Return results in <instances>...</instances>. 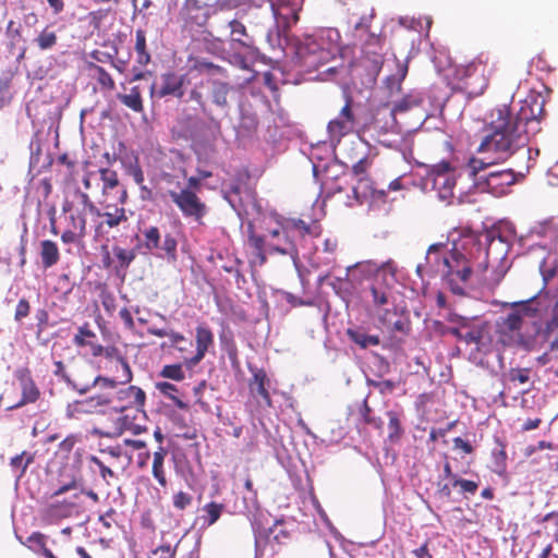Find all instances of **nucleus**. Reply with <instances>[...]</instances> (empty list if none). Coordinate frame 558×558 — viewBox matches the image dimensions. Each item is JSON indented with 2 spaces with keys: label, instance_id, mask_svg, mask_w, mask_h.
Returning <instances> with one entry per match:
<instances>
[{
  "label": "nucleus",
  "instance_id": "obj_28",
  "mask_svg": "<svg viewBox=\"0 0 558 558\" xmlns=\"http://www.w3.org/2000/svg\"><path fill=\"white\" fill-rule=\"evenodd\" d=\"M40 257L44 268H51L60 259V253L57 244L51 240L40 242Z\"/></svg>",
  "mask_w": 558,
  "mask_h": 558
},
{
  "label": "nucleus",
  "instance_id": "obj_16",
  "mask_svg": "<svg viewBox=\"0 0 558 558\" xmlns=\"http://www.w3.org/2000/svg\"><path fill=\"white\" fill-rule=\"evenodd\" d=\"M531 239H538L537 244L550 252L558 243V217H550L537 221L529 232Z\"/></svg>",
  "mask_w": 558,
  "mask_h": 558
},
{
  "label": "nucleus",
  "instance_id": "obj_34",
  "mask_svg": "<svg viewBox=\"0 0 558 558\" xmlns=\"http://www.w3.org/2000/svg\"><path fill=\"white\" fill-rule=\"evenodd\" d=\"M136 43H135V52H136V62L145 66L150 62V54L146 48V34L143 29H136L135 33Z\"/></svg>",
  "mask_w": 558,
  "mask_h": 558
},
{
  "label": "nucleus",
  "instance_id": "obj_56",
  "mask_svg": "<svg viewBox=\"0 0 558 558\" xmlns=\"http://www.w3.org/2000/svg\"><path fill=\"white\" fill-rule=\"evenodd\" d=\"M35 41L41 50H47L56 45L57 36L53 32H47L45 29L38 35Z\"/></svg>",
  "mask_w": 558,
  "mask_h": 558
},
{
  "label": "nucleus",
  "instance_id": "obj_6",
  "mask_svg": "<svg viewBox=\"0 0 558 558\" xmlns=\"http://www.w3.org/2000/svg\"><path fill=\"white\" fill-rule=\"evenodd\" d=\"M477 150L487 156L471 158L463 171L473 181V185L478 192H486L496 197L505 195L508 187L515 181L514 173L511 169L496 170L494 165L508 158L498 159L496 151H486L480 148Z\"/></svg>",
  "mask_w": 558,
  "mask_h": 558
},
{
  "label": "nucleus",
  "instance_id": "obj_1",
  "mask_svg": "<svg viewBox=\"0 0 558 558\" xmlns=\"http://www.w3.org/2000/svg\"><path fill=\"white\" fill-rule=\"evenodd\" d=\"M258 1L256 7L268 4L276 21L279 43H284L292 49L295 66L305 72H313L332 60L339 52L340 33L338 29L322 28L303 37H293L289 29L299 21L296 5L291 7L283 2L277 5L274 0Z\"/></svg>",
  "mask_w": 558,
  "mask_h": 558
},
{
  "label": "nucleus",
  "instance_id": "obj_32",
  "mask_svg": "<svg viewBox=\"0 0 558 558\" xmlns=\"http://www.w3.org/2000/svg\"><path fill=\"white\" fill-rule=\"evenodd\" d=\"M117 98L128 108L134 112H142L144 110L141 90L138 86H133L130 94H118Z\"/></svg>",
  "mask_w": 558,
  "mask_h": 558
},
{
  "label": "nucleus",
  "instance_id": "obj_52",
  "mask_svg": "<svg viewBox=\"0 0 558 558\" xmlns=\"http://www.w3.org/2000/svg\"><path fill=\"white\" fill-rule=\"evenodd\" d=\"M408 74V65L398 63L397 65V73L388 76L386 82L390 89H400L401 82L404 80V77Z\"/></svg>",
  "mask_w": 558,
  "mask_h": 558
},
{
  "label": "nucleus",
  "instance_id": "obj_48",
  "mask_svg": "<svg viewBox=\"0 0 558 558\" xmlns=\"http://www.w3.org/2000/svg\"><path fill=\"white\" fill-rule=\"evenodd\" d=\"M145 236L144 246L148 251L159 248L160 246V232L157 227H149L143 232Z\"/></svg>",
  "mask_w": 558,
  "mask_h": 558
},
{
  "label": "nucleus",
  "instance_id": "obj_43",
  "mask_svg": "<svg viewBox=\"0 0 558 558\" xmlns=\"http://www.w3.org/2000/svg\"><path fill=\"white\" fill-rule=\"evenodd\" d=\"M492 458H493L492 465H490L492 471L500 476H504L507 472V463H506L507 453H506V451L502 448L495 449L492 453Z\"/></svg>",
  "mask_w": 558,
  "mask_h": 558
},
{
  "label": "nucleus",
  "instance_id": "obj_61",
  "mask_svg": "<svg viewBox=\"0 0 558 558\" xmlns=\"http://www.w3.org/2000/svg\"><path fill=\"white\" fill-rule=\"evenodd\" d=\"M72 507L68 505H52L48 509V517L50 519L66 518L71 514Z\"/></svg>",
  "mask_w": 558,
  "mask_h": 558
},
{
  "label": "nucleus",
  "instance_id": "obj_2",
  "mask_svg": "<svg viewBox=\"0 0 558 558\" xmlns=\"http://www.w3.org/2000/svg\"><path fill=\"white\" fill-rule=\"evenodd\" d=\"M543 112L544 100L537 97L525 100L515 113L507 106L494 109L489 122L492 133L483 138L480 149L496 151L498 159L509 158L526 146L530 134L541 131Z\"/></svg>",
  "mask_w": 558,
  "mask_h": 558
},
{
  "label": "nucleus",
  "instance_id": "obj_18",
  "mask_svg": "<svg viewBox=\"0 0 558 558\" xmlns=\"http://www.w3.org/2000/svg\"><path fill=\"white\" fill-rule=\"evenodd\" d=\"M395 270L396 267L392 260H388L386 263H383L381 265H378L377 263H374L372 260H365L359 262L352 266H348L347 275L356 278V272H360L364 278H368L374 274L383 271L385 274L388 272L393 277Z\"/></svg>",
  "mask_w": 558,
  "mask_h": 558
},
{
  "label": "nucleus",
  "instance_id": "obj_36",
  "mask_svg": "<svg viewBox=\"0 0 558 558\" xmlns=\"http://www.w3.org/2000/svg\"><path fill=\"white\" fill-rule=\"evenodd\" d=\"M213 344L214 335L210 329L205 326L196 327V351L206 354Z\"/></svg>",
  "mask_w": 558,
  "mask_h": 558
},
{
  "label": "nucleus",
  "instance_id": "obj_13",
  "mask_svg": "<svg viewBox=\"0 0 558 558\" xmlns=\"http://www.w3.org/2000/svg\"><path fill=\"white\" fill-rule=\"evenodd\" d=\"M187 81L185 74L175 72H166L160 75V83H154L150 86V97L165 98L172 96L182 99L184 96V86Z\"/></svg>",
  "mask_w": 558,
  "mask_h": 558
},
{
  "label": "nucleus",
  "instance_id": "obj_50",
  "mask_svg": "<svg viewBox=\"0 0 558 558\" xmlns=\"http://www.w3.org/2000/svg\"><path fill=\"white\" fill-rule=\"evenodd\" d=\"M89 69L95 72L97 82L105 88L113 89L114 88V81L112 80L111 75L100 65L92 63L89 65Z\"/></svg>",
  "mask_w": 558,
  "mask_h": 558
},
{
  "label": "nucleus",
  "instance_id": "obj_33",
  "mask_svg": "<svg viewBox=\"0 0 558 558\" xmlns=\"http://www.w3.org/2000/svg\"><path fill=\"white\" fill-rule=\"evenodd\" d=\"M102 217L105 218V223L109 228H116L121 222L128 220L125 209L116 205H106Z\"/></svg>",
  "mask_w": 558,
  "mask_h": 558
},
{
  "label": "nucleus",
  "instance_id": "obj_23",
  "mask_svg": "<svg viewBox=\"0 0 558 558\" xmlns=\"http://www.w3.org/2000/svg\"><path fill=\"white\" fill-rule=\"evenodd\" d=\"M242 511L247 515V518L251 520V524L255 534V543L256 546L258 545V537L259 532L257 531L255 526V522L252 520V517H255V513L259 509V505L257 501V494L256 492H245L242 496Z\"/></svg>",
  "mask_w": 558,
  "mask_h": 558
},
{
  "label": "nucleus",
  "instance_id": "obj_9",
  "mask_svg": "<svg viewBox=\"0 0 558 558\" xmlns=\"http://www.w3.org/2000/svg\"><path fill=\"white\" fill-rule=\"evenodd\" d=\"M371 292L381 329L393 338L408 336L411 331V319L407 307L391 302V292L386 287L373 284Z\"/></svg>",
  "mask_w": 558,
  "mask_h": 558
},
{
  "label": "nucleus",
  "instance_id": "obj_10",
  "mask_svg": "<svg viewBox=\"0 0 558 558\" xmlns=\"http://www.w3.org/2000/svg\"><path fill=\"white\" fill-rule=\"evenodd\" d=\"M458 173L450 162L441 161L428 171L424 187L430 186L437 193V197L441 202L450 204L453 197V190L457 184Z\"/></svg>",
  "mask_w": 558,
  "mask_h": 558
},
{
  "label": "nucleus",
  "instance_id": "obj_31",
  "mask_svg": "<svg viewBox=\"0 0 558 558\" xmlns=\"http://www.w3.org/2000/svg\"><path fill=\"white\" fill-rule=\"evenodd\" d=\"M355 126L348 123V120H342L340 117H337L336 119L331 120L328 123L327 131L329 133L330 140L332 142L337 141L339 142L340 138L348 133L352 132Z\"/></svg>",
  "mask_w": 558,
  "mask_h": 558
},
{
  "label": "nucleus",
  "instance_id": "obj_38",
  "mask_svg": "<svg viewBox=\"0 0 558 558\" xmlns=\"http://www.w3.org/2000/svg\"><path fill=\"white\" fill-rule=\"evenodd\" d=\"M223 506L216 502H209L202 508L203 514L201 515V520H203V525L209 526L218 521L221 515Z\"/></svg>",
  "mask_w": 558,
  "mask_h": 558
},
{
  "label": "nucleus",
  "instance_id": "obj_22",
  "mask_svg": "<svg viewBox=\"0 0 558 558\" xmlns=\"http://www.w3.org/2000/svg\"><path fill=\"white\" fill-rule=\"evenodd\" d=\"M241 190L242 186L239 181H232L229 184H225L222 187L223 198L239 216H241L243 209Z\"/></svg>",
  "mask_w": 558,
  "mask_h": 558
},
{
  "label": "nucleus",
  "instance_id": "obj_41",
  "mask_svg": "<svg viewBox=\"0 0 558 558\" xmlns=\"http://www.w3.org/2000/svg\"><path fill=\"white\" fill-rule=\"evenodd\" d=\"M500 256L497 257L499 259L498 266L495 267V269L492 271L490 277L485 278L489 284L497 286L501 281V279L507 274L510 265L507 260V253H500L499 251H496Z\"/></svg>",
  "mask_w": 558,
  "mask_h": 558
},
{
  "label": "nucleus",
  "instance_id": "obj_19",
  "mask_svg": "<svg viewBox=\"0 0 558 558\" xmlns=\"http://www.w3.org/2000/svg\"><path fill=\"white\" fill-rule=\"evenodd\" d=\"M248 369L253 375L252 380L250 381V389L252 392H256L263 401L270 407L271 399L268 392L269 379L264 369L258 368L256 366L248 365Z\"/></svg>",
  "mask_w": 558,
  "mask_h": 558
},
{
  "label": "nucleus",
  "instance_id": "obj_64",
  "mask_svg": "<svg viewBox=\"0 0 558 558\" xmlns=\"http://www.w3.org/2000/svg\"><path fill=\"white\" fill-rule=\"evenodd\" d=\"M192 496L184 492H179L173 496V506L179 510H184L192 504Z\"/></svg>",
  "mask_w": 558,
  "mask_h": 558
},
{
  "label": "nucleus",
  "instance_id": "obj_57",
  "mask_svg": "<svg viewBox=\"0 0 558 558\" xmlns=\"http://www.w3.org/2000/svg\"><path fill=\"white\" fill-rule=\"evenodd\" d=\"M177 245L178 242L174 236L170 233L165 235L162 244H160L159 248H161L169 259H175L177 257Z\"/></svg>",
  "mask_w": 558,
  "mask_h": 558
},
{
  "label": "nucleus",
  "instance_id": "obj_12",
  "mask_svg": "<svg viewBox=\"0 0 558 558\" xmlns=\"http://www.w3.org/2000/svg\"><path fill=\"white\" fill-rule=\"evenodd\" d=\"M312 238L306 243H303L301 250V258L306 259L313 268H332L336 262V251L338 247V241L333 238H328L323 241V246L316 245L312 251L311 247H306L311 243Z\"/></svg>",
  "mask_w": 558,
  "mask_h": 558
},
{
  "label": "nucleus",
  "instance_id": "obj_5",
  "mask_svg": "<svg viewBox=\"0 0 558 558\" xmlns=\"http://www.w3.org/2000/svg\"><path fill=\"white\" fill-rule=\"evenodd\" d=\"M508 305L511 311L500 317L498 323L501 332H518L522 337L523 330L529 326L532 327V331L526 330L527 337H536L544 331V319L549 316L551 308V301L546 295H535Z\"/></svg>",
  "mask_w": 558,
  "mask_h": 558
},
{
  "label": "nucleus",
  "instance_id": "obj_20",
  "mask_svg": "<svg viewBox=\"0 0 558 558\" xmlns=\"http://www.w3.org/2000/svg\"><path fill=\"white\" fill-rule=\"evenodd\" d=\"M330 287L342 300L350 299L354 292L356 291V278L352 276H348L347 271L344 276L335 277L330 282Z\"/></svg>",
  "mask_w": 558,
  "mask_h": 558
},
{
  "label": "nucleus",
  "instance_id": "obj_11",
  "mask_svg": "<svg viewBox=\"0 0 558 558\" xmlns=\"http://www.w3.org/2000/svg\"><path fill=\"white\" fill-rule=\"evenodd\" d=\"M205 92L207 93L206 78L195 83L189 93L186 101H192L198 106V109L206 118L205 128L208 135L216 140L221 135V118L216 116L205 100Z\"/></svg>",
  "mask_w": 558,
  "mask_h": 558
},
{
  "label": "nucleus",
  "instance_id": "obj_40",
  "mask_svg": "<svg viewBox=\"0 0 558 558\" xmlns=\"http://www.w3.org/2000/svg\"><path fill=\"white\" fill-rule=\"evenodd\" d=\"M550 318L548 316L544 319V330L553 332L558 328V300L554 301V304L549 311ZM550 351L558 350V338L550 342Z\"/></svg>",
  "mask_w": 558,
  "mask_h": 558
},
{
  "label": "nucleus",
  "instance_id": "obj_17",
  "mask_svg": "<svg viewBox=\"0 0 558 558\" xmlns=\"http://www.w3.org/2000/svg\"><path fill=\"white\" fill-rule=\"evenodd\" d=\"M207 95L211 104L217 108L222 117H227L230 110L228 96L233 92L232 86L217 78H206Z\"/></svg>",
  "mask_w": 558,
  "mask_h": 558
},
{
  "label": "nucleus",
  "instance_id": "obj_25",
  "mask_svg": "<svg viewBox=\"0 0 558 558\" xmlns=\"http://www.w3.org/2000/svg\"><path fill=\"white\" fill-rule=\"evenodd\" d=\"M347 336L350 341L359 345L361 349L376 347L380 343L378 336L368 335L362 328H349L347 330Z\"/></svg>",
  "mask_w": 558,
  "mask_h": 558
},
{
  "label": "nucleus",
  "instance_id": "obj_47",
  "mask_svg": "<svg viewBox=\"0 0 558 558\" xmlns=\"http://www.w3.org/2000/svg\"><path fill=\"white\" fill-rule=\"evenodd\" d=\"M34 458L32 454H27L25 451L21 454H16L10 461V465L14 471H20L17 478H20L26 471L27 466L33 462Z\"/></svg>",
  "mask_w": 558,
  "mask_h": 558
},
{
  "label": "nucleus",
  "instance_id": "obj_45",
  "mask_svg": "<svg viewBox=\"0 0 558 558\" xmlns=\"http://www.w3.org/2000/svg\"><path fill=\"white\" fill-rule=\"evenodd\" d=\"M478 70L480 65L474 62L454 68L453 74L458 81L457 84H464V82L472 78Z\"/></svg>",
  "mask_w": 558,
  "mask_h": 558
},
{
  "label": "nucleus",
  "instance_id": "obj_35",
  "mask_svg": "<svg viewBox=\"0 0 558 558\" xmlns=\"http://www.w3.org/2000/svg\"><path fill=\"white\" fill-rule=\"evenodd\" d=\"M166 453V450L162 447H159V450L154 452L153 460V475L162 487L167 485V480L163 470V461Z\"/></svg>",
  "mask_w": 558,
  "mask_h": 558
},
{
  "label": "nucleus",
  "instance_id": "obj_37",
  "mask_svg": "<svg viewBox=\"0 0 558 558\" xmlns=\"http://www.w3.org/2000/svg\"><path fill=\"white\" fill-rule=\"evenodd\" d=\"M80 402L82 405L81 412L90 414L96 412L99 407L108 405L111 399L107 395H97L85 400H80Z\"/></svg>",
  "mask_w": 558,
  "mask_h": 558
},
{
  "label": "nucleus",
  "instance_id": "obj_44",
  "mask_svg": "<svg viewBox=\"0 0 558 558\" xmlns=\"http://www.w3.org/2000/svg\"><path fill=\"white\" fill-rule=\"evenodd\" d=\"M258 120L255 113L246 110L241 111L240 132L251 135L257 128Z\"/></svg>",
  "mask_w": 558,
  "mask_h": 558
},
{
  "label": "nucleus",
  "instance_id": "obj_60",
  "mask_svg": "<svg viewBox=\"0 0 558 558\" xmlns=\"http://www.w3.org/2000/svg\"><path fill=\"white\" fill-rule=\"evenodd\" d=\"M452 486L453 487L459 486L461 489V493H463V494H472L473 495L477 490L478 484L473 481L453 477Z\"/></svg>",
  "mask_w": 558,
  "mask_h": 558
},
{
  "label": "nucleus",
  "instance_id": "obj_29",
  "mask_svg": "<svg viewBox=\"0 0 558 558\" xmlns=\"http://www.w3.org/2000/svg\"><path fill=\"white\" fill-rule=\"evenodd\" d=\"M20 379L22 386V400L13 408H20L25 403L35 402L39 397V390L29 376L23 374L20 376Z\"/></svg>",
  "mask_w": 558,
  "mask_h": 558
},
{
  "label": "nucleus",
  "instance_id": "obj_14",
  "mask_svg": "<svg viewBox=\"0 0 558 558\" xmlns=\"http://www.w3.org/2000/svg\"><path fill=\"white\" fill-rule=\"evenodd\" d=\"M168 194L184 217L199 221L206 215V205L192 190L183 189L180 192L169 191Z\"/></svg>",
  "mask_w": 558,
  "mask_h": 558
},
{
  "label": "nucleus",
  "instance_id": "obj_21",
  "mask_svg": "<svg viewBox=\"0 0 558 558\" xmlns=\"http://www.w3.org/2000/svg\"><path fill=\"white\" fill-rule=\"evenodd\" d=\"M487 84V78L480 69L472 78L465 81L464 84H457L456 88L465 92L470 97H476L484 93Z\"/></svg>",
  "mask_w": 558,
  "mask_h": 558
},
{
  "label": "nucleus",
  "instance_id": "obj_63",
  "mask_svg": "<svg viewBox=\"0 0 558 558\" xmlns=\"http://www.w3.org/2000/svg\"><path fill=\"white\" fill-rule=\"evenodd\" d=\"M31 306L26 299H21L16 305L14 319L21 323L25 317L29 315Z\"/></svg>",
  "mask_w": 558,
  "mask_h": 558
},
{
  "label": "nucleus",
  "instance_id": "obj_59",
  "mask_svg": "<svg viewBox=\"0 0 558 558\" xmlns=\"http://www.w3.org/2000/svg\"><path fill=\"white\" fill-rule=\"evenodd\" d=\"M26 544L32 550L39 554L46 546V536L39 532H35L27 538Z\"/></svg>",
  "mask_w": 558,
  "mask_h": 558
},
{
  "label": "nucleus",
  "instance_id": "obj_8",
  "mask_svg": "<svg viewBox=\"0 0 558 558\" xmlns=\"http://www.w3.org/2000/svg\"><path fill=\"white\" fill-rule=\"evenodd\" d=\"M451 326L447 333L453 336L458 342L464 343L469 349V360L484 366L485 356L492 352L493 341L488 325L476 318L452 314L449 318Z\"/></svg>",
  "mask_w": 558,
  "mask_h": 558
},
{
  "label": "nucleus",
  "instance_id": "obj_39",
  "mask_svg": "<svg viewBox=\"0 0 558 558\" xmlns=\"http://www.w3.org/2000/svg\"><path fill=\"white\" fill-rule=\"evenodd\" d=\"M157 390L162 393L165 397L169 398L173 401V403L181 410H186L189 408L187 403L181 400L179 397L174 395L178 391V388L168 381H159L156 383Z\"/></svg>",
  "mask_w": 558,
  "mask_h": 558
},
{
  "label": "nucleus",
  "instance_id": "obj_51",
  "mask_svg": "<svg viewBox=\"0 0 558 558\" xmlns=\"http://www.w3.org/2000/svg\"><path fill=\"white\" fill-rule=\"evenodd\" d=\"M160 376L175 381H181L185 377L181 364L165 365L160 371Z\"/></svg>",
  "mask_w": 558,
  "mask_h": 558
},
{
  "label": "nucleus",
  "instance_id": "obj_42",
  "mask_svg": "<svg viewBox=\"0 0 558 558\" xmlns=\"http://www.w3.org/2000/svg\"><path fill=\"white\" fill-rule=\"evenodd\" d=\"M112 253L119 262V268L123 271H125L130 267V265L136 257L134 250H125L120 246H113Z\"/></svg>",
  "mask_w": 558,
  "mask_h": 558
},
{
  "label": "nucleus",
  "instance_id": "obj_49",
  "mask_svg": "<svg viewBox=\"0 0 558 558\" xmlns=\"http://www.w3.org/2000/svg\"><path fill=\"white\" fill-rule=\"evenodd\" d=\"M132 421L128 415L120 416L116 421V430L113 433L109 432H100L98 429L95 430L96 434L104 436V437H114L120 436L123 434L124 430L131 429Z\"/></svg>",
  "mask_w": 558,
  "mask_h": 558
},
{
  "label": "nucleus",
  "instance_id": "obj_7",
  "mask_svg": "<svg viewBox=\"0 0 558 558\" xmlns=\"http://www.w3.org/2000/svg\"><path fill=\"white\" fill-rule=\"evenodd\" d=\"M217 19L219 23L216 25V31L228 40L229 46L223 51V59L240 69L250 70L257 57L254 36L236 16H217Z\"/></svg>",
  "mask_w": 558,
  "mask_h": 558
},
{
  "label": "nucleus",
  "instance_id": "obj_30",
  "mask_svg": "<svg viewBox=\"0 0 558 558\" xmlns=\"http://www.w3.org/2000/svg\"><path fill=\"white\" fill-rule=\"evenodd\" d=\"M147 332L151 336H156L159 338L168 337L170 339V343L165 342V343H162L161 348L173 347V348H177L179 351L184 350L183 348L178 347V344L180 342L184 341L185 337L178 331H174L172 329L158 328L156 326H150V327H148Z\"/></svg>",
  "mask_w": 558,
  "mask_h": 558
},
{
  "label": "nucleus",
  "instance_id": "obj_4",
  "mask_svg": "<svg viewBox=\"0 0 558 558\" xmlns=\"http://www.w3.org/2000/svg\"><path fill=\"white\" fill-rule=\"evenodd\" d=\"M308 240L310 227L301 219L278 223L264 235L251 233L248 244L253 248L252 264L263 266L267 254L278 253L290 256L294 267L299 269L302 245Z\"/></svg>",
  "mask_w": 558,
  "mask_h": 558
},
{
  "label": "nucleus",
  "instance_id": "obj_3",
  "mask_svg": "<svg viewBox=\"0 0 558 558\" xmlns=\"http://www.w3.org/2000/svg\"><path fill=\"white\" fill-rule=\"evenodd\" d=\"M508 253L509 244L496 232L464 235L453 243L449 256L442 257V265L449 272V289L453 294L464 295L466 283L474 270L485 271L488 257L495 252Z\"/></svg>",
  "mask_w": 558,
  "mask_h": 558
},
{
  "label": "nucleus",
  "instance_id": "obj_62",
  "mask_svg": "<svg viewBox=\"0 0 558 558\" xmlns=\"http://www.w3.org/2000/svg\"><path fill=\"white\" fill-rule=\"evenodd\" d=\"M95 337V332L87 328V325H84L78 328V333L74 336L73 343L77 347H85L88 343L85 341V338Z\"/></svg>",
  "mask_w": 558,
  "mask_h": 558
},
{
  "label": "nucleus",
  "instance_id": "obj_58",
  "mask_svg": "<svg viewBox=\"0 0 558 558\" xmlns=\"http://www.w3.org/2000/svg\"><path fill=\"white\" fill-rule=\"evenodd\" d=\"M5 35L10 40V48H15L19 41L21 40V26H16L13 21H10L7 25Z\"/></svg>",
  "mask_w": 558,
  "mask_h": 558
},
{
  "label": "nucleus",
  "instance_id": "obj_27",
  "mask_svg": "<svg viewBox=\"0 0 558 558\" xmlns=\"http://www.w3.org/2000/svg\"><path fill=\"white\" fill-rule=\"evenodd\" d=\"M530 368H521V367H512L508 372H505L501 375V381L504 384V388L510 389L511 384H520L524 385L530 381Z\"/></svg>",
  "mask_w": 558,
  "mask_h": 558
},
{
  "label": "nucleus",
  "instance_id": "obj_15",
  "mask_svg": "<svg viewBox=\"0 0 558 558\" xmlns=\"http://www.w3.org/2000/svg\"><path fill=\"white\" fill-rule=\"evenodd\" d=\"M449 256V251L446 245L442 243L432 244L426 253V265L418 264L416 267L417 275L423 278V271H427L434 275H441L449 286V272L447 267L445 268L442 265V257Z\"/></svg>",
  "mask_w": 558,
  "mask_h": 558
},
{
  "label": "nucleus",
  "instance_id": "obj_24",
  "mask_svg": "<svg viewBox=\"0 0 558 558\" xmlns=\"http://www.w3.org/2000/svg\"><path fill=\"white\" fill-rule=\"evenodd\" d=\"M424 102V94L420 90H412L401 99L397 100L392 107V113H403Z\"/></svg>",
  "mask_w": 558,
  "mask_h": 558
},
{
  "label": "nucleus",
  "instance_id": "obj_26",
  "mask_svg": "<svg viewBox=\"0 0 558 558\" xmlns=\"http://www.w3.org/2000/svg\"><path fill=\"white\" fill-rule=\"evenodd\" d=\"M118 399L121 401L128 400L129 403L135 405L138 411L144 412L143 407L145 404L146 395L142 388L130 386L125 389H121L118 392Z\"/></svg>",
  "mask_w": 558,
  "mask_h": 558
},
{
  "label": "nucleus",
  "instance_id": "obj_53",
  "mask_svg": "<svg viewBox=\"0 0 558 558\" xmlns=\"http://www.w3.org/2000/svg\"><path fill=\"white\" fill-rule=\"evenodd\" d=\"M388 417H389V424H388L389 435H388V438L391 441H396L397 439L400 438V436L402 434V428H401V425H400V421H399V417H398L397 413H395L392 411L388 412Z\"/></svg>",
  "mask_w": 558,
  "mask_h": 558
},
{
  "label": "nucleus",
  "instance_id": "obj_54",
  "mask_svg": "<svg viewBox=\"0 0 558 558\" xmlns=\"http://www.w3.org/2000/svg\"><path fill=\"white\" fill-rule=\"evenodd\" d=\"M129 174L133 178L136 184L141 185V190L143 193L142 198L146 199L151 192L146 186L142 185L144 182V173L141 167L138 165L131 166L129 169Z\"/></svg>",
  "mask_w": 558,
  "mask_h": 558
},
{
  "label": "nucleus",
  "instance_id": "obj_55",
  "mask_svg": "<svg viewBox=\"0 0 558 558\" xmlns=\"http://www.w3.org/2000/svg\"><path fill=\"white\" fill-rule=\"evenodd\" d=\"M99 172L100 179L104 183V191L107 189H114L119 185V179L116 171L108 168H102L99 170Z\"/></svg>",
  "mask_w": 558,
  "mask_h": 558
},
{
  "label": "nucleus",
  "instance_id": "obj_46",
  "mask_svg": "<svg viewBox=\"0 0 558 558\" xmlns=\"http://www.w3.org/2000/svg\"><path fill=\"white\" fill-rule=\"evenodd\" d=\"M96 386H100L105 389H113L117 386V381L112 378L104 377L101 375H98L92 384L83 386L81 389H77V392L80 395H86L93 388Z\"/></svg>",
  "mask_w": 558,
  "mask_h": 558
}]
</instances>
